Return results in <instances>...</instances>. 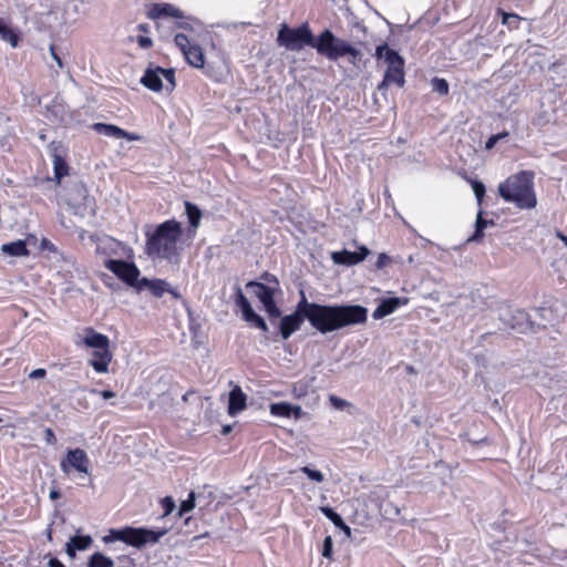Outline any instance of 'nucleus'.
I'll return each instance as SVG.
<instances>
[{"label":"nucleus","instance_id":"6e6d98bb","mask_svg":"<svg viewBox=\"0 0 567 567\" xmlns=\"http://www.w3.org/2000/svg\"><path fill=\"white\" fill-rule=\"evenodd\" d=\"M138 29H140L141 31H143V32H148V30H150V28H148V25H147V24H140V25H138Z\"/></svg>","mask_w":567,"mask_h":567},{"label":"nucleus","instance_id":"9b49d317","mask_svg":"<svg viewBox=\"0 0 567 567\" xmlns=\"http://www.w3.org/2000/svg\"><path fill=\"white\" fill-rule=\"evenodd\" d=\"M141 83L154 92H158L162 89L166 91H173L175 87V72L173 69H163L156 66L154 69H147L141 79Z\"/></svg>","mask_w":567,"mask_h":567},{"label":"nucleus","instance_id":"de8ad7c7","mask_svg":"<svg viewBox=\"0 0 567 567\" xmlns=\"http://www.w3.org/2000/svg\"><path fill=\"white\" fill-rule=\"evenodd\" d=\"M166 292L171 293L175 299H182V295L179 293V291L176 288H173L169 284Z\"/></svg>","mask_w":567,"mask_h":567},{"label":"nucleus","instance_id":"f257e3e1","mask_svg":"<svg viewBox=\"0 0 567 567\" xmlns=\"http://www.w3.org/2000/svg\"><path fill=\"white\" fill-rule=\"evenodd\" d=\"M303 319L318 332L326 334L346 327L362 324L368 319V309L359 305H320L309 302L305 292L300 291V300L296 311L280 320L279 330L287 340L300 329Z\"/></svg>","mask_w":567,"mask_h":567},{"label":"nucleus","instance_id":"473e14b6","mask_svg":"<svg viewBox=\"0 0 567 567\" xmlns=\"http://www.w3.org/2000/svg\"><path fill=\"white\" fill-rule=\"evenodd\" d=\"M54 172L58 179L68 174V167L60 157L54 158Z\"/></svg>","mask_w":567,"mask_h":567},{"label":"nucleus","instance_id":"4c0bfd02","mask_svg":"<svg viewBox=\"0 0 567 567\" xmlns=\"http://www.w3.org/2000/svg\"><path fill=\"white\" fill-rule=\"evenodd\" d=\"M162 507L164 509V516L169 515L175 509V502L171 496H166L162 501Z\"/></svg>","mask_w":567,"mask_h":567},{"label":"nucleus","instance_id":"a19ab883","mask_svg":"<svg viewBox=\"0 0 567 567\" xmlns=\"http://www.w3.org/2000/svg\"><path fill=\"white\" fill-rule=\"evenodd\" d=\"M505 135H506V134H504V136H505ZM502 137H503V135H502V134L492 135V136L487 140L485 147H486L487 150L493 148V147L495 146V144H496V143L502 138Z\"/></svg>","mask_w":567,"mask_h":567},{"label":"nucleus","instance_id":"cd10ccee","mask_svg":"<svg viewBox=\"0 0 567 567\" xmlns=\"http://www.w3.org/2000/svg\"><path fill=\"white\" fill-rule=\"evenodd\" d=\"M488 225H493V220H487L485 218L482 217V212H480L477 214V218H476V229H475V234L472 236V238L470 240H477L480 238L483 237V231L484 229L488 226Z\"/></svg>","mask_w":567,"mask_h":567},{"label":"nucleus","instance_id":"39448f33","mask_svg":"<svg viewBox=\"0 0 567 567\" xmlns=\"http://www.w3.org/2000/svg\"><path fill=\"white\" fill-rule=\"evenodd\" d=\"M313 48L317 52L330 61H337L347 58L349 63L358 65L362 60V52L351 42L336 37L330 30L326 29L316 38Z\"/></svg>","mask_w":567,"mask_h":567},{"label":"nucleus","instance_id":"13d9d810","mask_svg":"<svg viewBox=\"0 0 567 567\" xmlns=\"http://www.w3.org/2000/svg\"><path fill=\"white\" fill-rule=\"evenodd\" d=\"M178 27L183 28V29H189L190 28L188 22H181V23H178Z\"/></svg>","mask_w":567,"mask_h":567},{"label":"nucleus","instance_id":"bf43d9fd","mask_svg":"<svg viewBox=\"0 0 567 567\" xmlns=\"http://www.w3.org/2000/svg\"><path fill=\"white\" fill-rule=\"evenodd\" d=\"M47 537H48L49 539H51V530H49V533L47 534Z\"/></svg>","mask_w":567,"mask_h":567},{"label":"nucleus","instance_id":"412c9836","mask_svg":"<svg viewBox=\"0 0 567 567\" xmlns=\"http://www.w3.org/2000/svg\"><path fill=\"white\" fill-rule=\"evenodd\" d=\"M147 288L151 293L157 298L162 297L168 289V282L164 279L142 278L136 287L137 290Z\"/></svg>","mask_w":567,"mask_h":567},{"label":"nucleus","instance_id":"ddd939ff","mask_svg":"<svg viewBox=\"0 0 567 567\" xmlns=\"http://www.w3.org/2000/svg\"><path fill=\"white\" fill-rule=\"evenodd\" d=\"M128 258L109 259L104 262V267L113 272L120 280L126 285L136 288L140 282V269Z\"/></svg>","mask_w":567,"mask_h":567},{"label":"nucleus","instance_id":"5fc2aeb1","mask_svg":"<svg viewBox=\"0 0 567 567\" xmlns=\"http://www.w3.org/2000/svg\"><path fill=\"white\" fill-rule=\"evenodd\" d=\"M271 277H274V276H272V275H270V274H265V275L262 276V278L267 281V284H266V285H272Z\"/></svg>","mask_w":567,"mask_h":567},{"label":"nucleus","instance_id":"f704fd0d","mask_svg":"<svg viewBox=\"0 0 567 567\" xmlns=\"http://www.w3.org/2000/svg\"><path fill=\"white\" fill-rule=\"evenodd\" d=\"M329 401L336 410H343L344 408L351 405L347 400H343L333 394L329 396Z\"/></svg>","mask_w":567,"mask_h":567},{"label":"nucleus","instance_id":"79ce46f5","mask_svg":"<svg viewBox=\"0 0 567 567\" xmlns=\"http://www.w3.org/2000/svg\"><path fill=\"white\" fill-rule=\"evenodd\" d=\"M47 375V371L43 368L35 369L29 374L30 379H41Z\"/></svg>","mask_w":567,"mask_h":567},{"label":"nucleus","instance_id":"6ab92c4d","mask_svg":"<svg viewBox=\"0 0 567 567\" xmlns=\"http://www.w3.org/2000/svg\"><path fill=\"white\" fill-rule=\"evenodd\" d=\"M92 543L93 539L90 535H75L65 544V553L70 558H74L76 556V551L87 549Z\"/></svg>","mask_w":567,"mask_h":567},{"label":"nucleus","instance_id":"4be33fe9","mask_svg":"<svg viewBox=\"0 0 567 567\" xmlns=\"http://www.w3.org/2000/svg\"><path fill=\"white\" fill-rule=\"evenodd\" d=\"M1 250H2V252L7 254V255L16 256V257L29 255V250L23 240H17V241L3 244L1 247Z\"/></svg>","mask_w":567,"mask_h":567},{"label":"nucleus","instance_id":"7c9ffc66","mask_svg":"<svg viewBox=\"0 0 567 567\" xmlns=\"http://www.w3.org/2000/svg\"><path fill=\"white\" fill-rule=\"evenodd\" d=\"M195 507V494L190 492L188 497L182 502L178 511V515L183 516L184 514L190 512Z\"/></svg>","mask_w":567,"mask_h":567},{"label":"nucleus","instance_id":"b1692460","mask_svg":"<svg viewBox=\"0 0 567 567\" xmlns=\"http://www.w3.org/2000/svg\"><path fill=\"white\" fill-rule=\"evenodd\" d=\"M185 210L190 226L196 229L200 224L202 212L190 202H185Z\"/></svg>","mask_w":567,"mask_h":567},{"label":"nucleus","instance_id":"a18cd8bd","mask_svg":"<svg viewBox=\"0 0 567 567\" xmlns=\"http://www.w3.org/2000/svg\"><path fill=\"white\" fill-rule=\"evenodd\" d=\"M120 138H126L127 141H138L140 136L123 130V134H120Z\"/></svg>","mask_w":567,"mask_h":567},{"label":"nucleus","instance_id":"09e8293b","mask_svg":"<svg viewBox=\"0 0 567 567\" xmlns=\"http://www.w3.org/2000/svg\"><path fill=\"white\" fill-rule=\"evenodd\" d=\"M509 19H518V16H516L515 13L503 12V24H507Z\"/></svg>","mask_w":567,"mask_h":567},{"label":"nucleus","instance_id":"49530a36","mask_svg":"<svg viewBox=\"0 0 567 567\" xmlns=\"http://www.w3.org/2000/svg\"><path fill=\"white\" fill-rule=\"evenodd\" d=\"M48 567H65L58 558L51 557L48 561Z\"/></svg>","mask_w":567,"mask_h":567},{"label":"nucleus","instance_id":"3c124183","mask_svg":"<svg viewBox=\"0 0 567 567\" xmlns=\"http://www.w3.org/2000/svg\"><path fill=\"white\" fill-rule=\"evenodd\" d=\"M60 496H61V493L59 489L52 488L50 491V494H49L50 499L55 501V499L60 498Z\"/></svg>","mask_w":567,"mask_h":567},{"label":"nucleus","instance_id":"aec40b11","mask_svg":"<svg viewBox=\"0 0 567 567\" xmlns=\"http://www.w3.org/2000/svg\"><path fill=\"white\" fill-rule=\"evenodd\" d=\"M147 17L150 19H159L161 17H173V18H182V12L169 3H159V4H153L148 12Z\"/></svg>","mask_w":567,"mask_h":567},{"label":"nucleus","instance_id":"e433bc0d","mask_svg":"<svg viewBox=\"0 0 567 567\" xmlns=\"http://www.w3.org/2000/svg\"><path fill=\"white\" fill-rule=\"evenodd\" d=\"M393 258L390 257L389 255H386L385 252H381L379 256H378V260L375 262V268L377 269H382L384 267H386L388 265H390L391 262H393Z\"/></svg>","mask_w":567,"mask_h":567},{"label":"nucleus","instance_id":"20e7f679","mask_svg":"<svg viewBox=\"0 0 567 567\" xmlns=\"http://www.w3.org/2000/svg\"><path fill=\"white\" fill-rule=\"evenodd\" d=\"M501 197L509 203H514L519 208H534L536 197L533 192V174L520 172L509 176L498 186Z\"/></svg>","mask_w":567,"mask_h":567},{"label":"nucleus","instance_id":"c756f323","mask_svg":"<svg viewBox=\"0 0 567 567\" xmlns=\"http://www.w3.org/2000/svg\"><path fill=\"white\" fill-rule=\"evenodd\" d=\"M300 472L306 474L310 481H313L316 483H321L324 480V475L321 471L311 468L309 466L300 467Z\"/></svg>","mask_w":567,"mask_h":567},{"label":"nucleus","instance_id":"bb28decb","mask_svg":"<svg viewBox=\"0 0 567 567\" xmlns=\"http://www.w3.org/2000/svg\"><path fill=\"white\" fill-rule=\"evenodd\" d=\"M270 414L277 417H289L292 414V405L287 402L272 403Z\"/></svg>","mask_w":567,"mask_h":567},{"label":"nucleus","instance_id":"423d86ee","mask_svg":"<svg viewBox=\"0 0 567 567\" xmlns=\"http://www.w3.org/2000/svg\"><path fill=\"white\" fill-rule=\"evenodd\" d=\"M374 56L377 60H383L386 64L384 76L377 87L378 91L385 95L391 85L403 87L405 83L404 59L399 52L383 43L375 48Z\"/></svg>","mask_w":567,"mask_h":567},{"label":"nucleus","instance_id":"5701e85b","mask_svg":"<svg viewBox=\"0 0 567 567\" xmlns=\"http://www.w3.org/2000/svg\"><path fill=\"white\" fill-rule=\"evenodd\" d=\"M0 39L4 42L10 43L12 48H18L20 37L9 25L0 20Z\"/></svg>","mask_w":567,"mask_h":567},{"label":"nucleus","instance_id":"c85d7f7f","mask_svg":"<svg viewBox=\"0 0 567 567\" xmlns=\"http://www.w3.org/2000/svg\"><path fill=\"white\" fill-rule=\"evenodd\" d=\"M432 90L440 95H446L449 93V83L445 79L434 78L431 81Z\"/></svg>","mask_w":567,"mask_h":567},{"label":"nucleus","instance_id":"4d7b16f0","mask_svg":"<svg viewBox=\"0 0 567 567\" xmlns=\"http://www.w3.org/2000/svg\"><path fill=\"white\" fill-rule=\"evenodd\" d=\"M230 431H231V426H230V425H225V426L223 427V431H221V432H223V434H225V435H226V434H228Z\"/></svg>","mask_w":567,"mask_h":567},{"label":"nucleus","instance_id":"f3484780","mask_svg":"<svg viewBox=\"0 0 567 567\" xmlns=\"http://www.w3.org/2000/svg\"><path fill=\"white\" fill-rule=\"evenodd\" d=\"M408 299H401L398 297H392L388 299H383L378 307L374 309L372 317L373 319H382L391 313H393L400 306L406 305Z\"/></svg>","mask_w":567,"mask_h":567},{"label":"nucleus","instance_id":"58836bf2","mask_svg":"<svg viewBox=\"0 0 567 567\" xmlns=\"http://www.w3.org/2000/svg\"><path fill=\"white\" fill-rule=\"evenodd\" d=\"M90 392L92 394L101 395L105 400L113 399L115 396V392H113L111 390H102V391H100L97 389H91Z\"/></svg>","mask_w":567,"mask_h":567},{"label":"nucleus","instance_id":"052dcab7","mask_svg":"<svg viewBox=\"0 0 567 567\" xmlns=\"http://www.w3.org/2000/svg\"><path fill=\"white\" fill-rule=\"evenodd\" d=\"M4 420L2 417H0V422H3Z\"/></svg>","mask_w":567,"mask_h":567},{"label":"nucleus","instance_id":"c03bdc74","mask_svg":"<svg viewBox=\"0 0 567 567\" xmlns=\"http://www.w3.org/2000/svg\"><path fill=\"white\" fill-rule=\"evenodd\" d=\"M50 54L51 56L53 58V60L56 62L58 66L60 69L63 68V63H62V60L61 58L58 55V53L55 52V48L54 45H50Z\"/></svg>","mask_w":567,"mask_h":567},{"label":"nucleus","instance_id":"603ef678","mask_svg":"<svg viewBox=\"0 0 567 567\" xmlns=\"http://www.w3.org/2000/svg\"><path fill=\"white\" fill-rule=\"evenodd\" d=\"M292 413L296 419L300 417L301 415V408L299 405H292Z\"/></svg>","mask_w":567,"mask_h":567},{"label":"nucleus","instance_id":"1a4fd4ad","mask_svg":"<svg viewBox=\"0 0 567 567\" xmlns=\"http://www.w3.org/2000/svg\"><path fill=\"white\" fill-rule=\"evenodd\" d=\"M277 42L280 47L289 51H300L307 45L313 48L316 39L306 23L293 29L289 28L287 24H281L278 31Z\"/></svg>","mask_w":567,"mask_h":567},{"label":"nucleus","instance_id":"864d4df0","mask_svg":"<svg viewBox=\"0 0 567 567\" xmlns=\"http://www.w3.org/2000/svg\"><path fill=\"white\" fill-rule=\"evenodd\" d=\"M557 237L564 243V245L567 247V236L563 233L558 231Z\"/></svg>","mask_w":567,"mask_h":567},{"label":"nucleus","instance_id":"9d476101","mask_svg":"<svg viewBox=\"0 0 567 567\" xmlns=\"http://www.w3.org/2000/svg\"><path fill=\"white\" fill-rule=\"evenodd\" d=\"M272 285H265L258 281H249L246 287L251 289V292L262 303L265 311L271 318H278L281 316L280 309L276 306L274 300L276 291L279 289V282L276 277H271Z\"/></svg>","mask_w":567,"mask_h":567},{"label":"nucleus","instance_id":"c9c22d12","mask_svg":"<svg viewBox=\"0 0 567 567\" xmlns=\"http://www.w3.org/2000/svg\"><path fill=\"white\" fill-rule=\"evenodd\" d=\"M333 542L331 536H327L322 544V556L326 558L332 557Z\"/></svg>","mask_w":567,"mask_h":567},{"label":"nucleus","instance_id":"8fccbe9b","mask_svg":"<svg viewBox=\"0 0 567 567\" xmlns=\"http://www.w3.org/2000/svg\"><path fill=\"white\" fill-rule=\"evenodd\" d=\"M348 537L351 536V528L342 520V524L337 525Z\"/></svg>","mask_w":567,"mask_h":567},{"label":"nucleus","instance_id":"f8f14e48","mask_svg":"<svg viewBox=\"0 0 567 567\" xmlns=\"http://www.w3.org/2000/svg\"><path fill=\"white\" fill-rule=\"evenodd\" d=\"M60 470L65 475H71L72 472L91 475L87 453L79 447L68 450L65 456L60 461Z\"/></svg>","mask_w":567,"mask_h":567},{"label":"nucleus","instance_id":"6e6552de","mask_svg":"<svg viewBox=\"0 0 567 567\" xmlns=\"http://www.w3.org/2000/svg\"><path fill=\"white\" fill-rule=\"evenodd\" d=\"M86 237L95 245V252L103 258V264L109 259L133 258L132 248L109 235L90 234L82 230L80 238L85 240Z\"/></svg>","mask_w":567,"mask_h":567},{"label":"nucleus","instance_id":"72a5a7b5","mask_svg":"<svg viewBox=\"0 0 567 567\" xmlns=\"http://www.w3.org/2000/svg\"><path fill=\"white\" fill-rule=\"evenodd\" d=\"M472 189L477 198V202L481 204L484 195H485V186L482 182L471 181Z\"/></svg>","mask_w":567,"mask_h":567},{"label":"nucleus","instance_id":"7ed1b4c3","mask_svg":"<svg viewBox=\"0 0 567 567\" xmlns=\"http://www.w3.org/2000/svg\"><path fill=\"white\" fill-rule=\"evenodd\" d=\"M78 338L79 340L75 341L76 346H84L91 349L87 364L99 374L109 373L110 363L113 360L109 337L95 331L93 328H85Z\"/></svg>","mask_w":567,"mask_h":567},{"label":"nucleus","instance_id":"2eb2a0df","mask_svg":"<svg viewBox=\"0 0 567 567\" xmlns=\"http://www.w3.org/2000/svg\"><path fill=\"white\" fill-rule=\"evenodd\" d=\"M235 302L236 306L241 310L244 320L248 322L250 326L256 327L262 330L264 332H267L268 327L265 320L254 311L248 299L245 297L239 286L235 287Z\"/></svg>","mask_w":567,"mask_h":567},{"label":"nucleus","instance_id":"ea45409f","mask_svg":"<svg viewBox=\"0 0 567 567\" xmlns=\"http://www.w3.org/2000/svg\"><path fill=\"white\" fill-rule=\"evenodd\" d=\"M137 43L138 45L142 48V49H148L152 47L153 44V41L151 38L148 37H143V35H140L137 37Z\"/></svg>","mask_w":567,"mask_h":567},{"label":"nucleus","instance_id":"f03ea898","mask_svg":"<svg viewBox=\"0 0 567 567\" xmlns=\"http://www.w3.org/2000/svg\"><path fill=\"white\" fill-rule=\"evenodd\" d=\"M182 235L183 229L178 221L166 220L159 224L152 234L146 233L145 252L152 259L176 262L182 250L179 246Z\"/></svg>","mask_w":567,"mask_h":567},{"label":"nucleus","instance_id":"37998d69","mask_svg":"<svg viewBox=\"0 0 567 567\" xmlns=\"http://www.w3.org/2000/svg\"><path fill=\"white\" fill-rule=\"evenodd\" d=\"M45 441H47V443H48V444H50V445H53V444H55V442H56V437H55V435H54V432H53V431H52V429H50V427H48V429L45 430Z\"/></svg>","mask_w":567,"mask_h":567},{"label":"nucleus","instance_id":"dca6fc26","mask_svg":"<svg viewBox=\"0 0 567 567\" xmlns=\"http://www.w3.org/2000/svg\"><path fill=\"white\" fill-rule=\"evenodd\" d=\"M369 254L370 250L365 246H361L358 251H348L346 249L336 251L332 254V260L339 265L353 266L363 261Z\"/></svg>","mask_w":567,"mask_h":567},{"label":"nucleus","instance_id":"a878e982","mask_svg":"<svg viewBox=\"0 0 567 567\" xmlns=\"http://www.w3.org/2000/svg\"><path fill=\"white\" fill-rule=\"evenodd\" d=\"M87 567H114V561L111 557L97 551L90 556Z\"/></svg>","mask_w":567,"mask_h":567},{"label":"nucleus","instance_id":"0eeeda50","mask_svg":"<svg viewBox=\"0 0 567 567\" xmlns=\"http://www.w3.org/2000/svg\"><path fill=\"white\" fill-rule=\"evenodd\" d=\"M167 529L153 530L145 527L112 528L109 534L103 537L105 544L114 542H123L128 546L142 548L146 545H154L166 535Z\"/></svg>","mask_w":567,"mask_h":567},{"label":"nucleus","instance_id":"2f4dec72","mask_svg":"<svg viewBox=\"0 0 567 567\" xmlns=\"http://www.w3.org/2000/svg\"><path fill=\"white\" fill-rule=\"evenodd\" d=\"M320 512L330 519L336 526L342 524L341 516L336 513L331 507L329 506H322L320 507Z\"/></svg>","mask_w":567,"mask_h":567},{"label":"nucleus","instance_id":"a211bd4d","mask_svg":"<svg viewBox=\"0 0 567 567\" xmlns=\"http://www.w3.org/2000/svg\"><path fill=\"white\" fill-rule=\"evenodd\" d=\"M246 401L247 396L243 392L241 388L236 385L234 389L229 392V400H228V413L231 416L237 415L241 411L246 409Z\"/></svg>","mask_w":567,"mask_h":567},{"label":"nucleus","instance_id":"393cba45","mask_svg":"<svg viewBox=\"0 0 567 567\" xmlns=\"http://www.w3.org/2000/svg\"><path fill=\"white\" fill-rule=\"evenodd\" d=\"M93 128L102 135L114 138H120V134H123V128L113 124L95 123Z\"/></svg>","mask_w":567,"mask_h":567},{"label":"nucleus","instance_id":"4468645a","mask_svg":"<svg viewBox=\"0 0 567 567\" xmlns=\"http://www.w3.org/2000/svg\"><path fill=\"white\" fill-rule=\"evenodd\" d=\"M176 47L182 51L187 63L196 69H202L205 65V56L200 45L192 43L187 35L177 33L174 38Z\"/></svg>","mask_w":567,"mask_h":567}]
</instances>
